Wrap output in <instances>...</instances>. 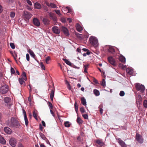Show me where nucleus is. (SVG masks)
Instances as JSON below:
<instances>
[{
	"label": "nucleus",
	"instance_id": "f257e3e1",
	"mask_svg": "<svg viewBox=\"0 0 147 147\" xmlns=\"http://www.w3.org/2000/svg\"><path fill=\"white\" fill-rule=\"evenodd\" d=\"M7 125L10 127H16V128H18L20 126L19 121L13 117H11L10 122L8 123Z\"/></svg>",
	"mask_w": 147,
	"mask_h": 147
},
{
	"label": "nucleus",
	"instance_id": "f03ea898",
	"mask_svg": "<svg viewBox=\"0 0 147 147\" xmlns=\"http://www.w3.org/2000/svg\"><path fill=\"white\" fill-rule=\"evenodd\" d=\"M89 40L90 43L94 47H97L98 46V40L96 37L91 36L89 38Z\"/></svg>",
	"mask_w": 147,
	"mask_h": 147
},
{
	"label": "nucleus",
	"instance_id": "7ed1b4c3",
	"mask_svg": "<svg viewBox=\"0 0 147 147\" xmlns=\"http://www.w3.org/2000/svg\"><path fill=\"white\" fill-rule=\"evenodd\" d=\"M135 87L138 91L141 92H144L145 89L144 86L139 83H136L135 84Z\"/></svg>",
	"mask_w": 147,
	"mask_h": 147
},
{
	"label": "nucleus",
	"instance_id": "20e7f679",
	"mask_svg": "<svg viewBox=\"0 0 147 147\" xmlns=\"http://www.w3.org/2000/svg\"><path fill=\"white\" fill-rule=\"evenodd\" d=\"M9 143L10 144L12 147H15L16 144V139L13 138H11L9 140Z\"/></svg>",
	"mask_w": 147,
	"mask_h": 147
},
{
	"label": "nucleus",
	"instance_id": "39448f33",
	"mask_svg": "<svg viewBox=\"0 0 147 147\" xmlns=\"http://www.w3.org/2000/svg\"><path fill=\"white\" fill-rule=\"evenodd\" d=\"M136 139L140 143H142L143 142L142 136L138 133H137L136 134Z\"/></svg>",
	"mask_w": 147,
	"mask_h": 147
},
{
	"label": "nucleus",
	"instance_id": "423d86ee",
	"mask_svg": "<svg viewBox=\"0 0 147 147\" xmlns=\"http://www.w3.org/2000/svg\"><path fill=\"white\" fill-rule=\"evenodd\" d=\"M52 30L53 32L55 34H58L60 33V30L57 26H53L52 28Z\"/></svg>",
	"mask_w": 147,
	"mask_h": 147
},
{
	"label": "nucleus",
	"instance_id": "0eeeda50",
	"mask_svg": "<svg viewBox=\"0 0 147 147\" xmlns=\"http://www.w3.org/2000/svg\"><path fill=\"white\" fill-rule=\"evenodd\" d=\"M32 15L30 12L27 11H25L24 12V17L27 19L30 18Z\"/></svg>",
	"mask_w": 147,
	"mask_h": 147
},
{
	"label": "nucleus",
	"instance_id": "6e6552de",
	"mask_svg": "<svg viewBox=\"0 0 147 147\" xmlns=\"http://www.w3.org/2000/svg\"><path fill=\"white\" fill-rule=\"evenodd\" d=\"M8 86L5 85L0 88V92H8Z\"/></svg>",
	"mask_w": 147,
	"mask_h": 147
},
{
	"label": "nucleus",
	"instance_id": "1a4fd4ad",
	"mask_svg": "<svg viewBox=\"0 0 147 147\" xmlns=\"http://www.w3.org/2000/svg\"><path fill=\"white\" fill-rule=\"evenodd\" d=\"M33 24L36 26L39 27L40 25L39 20L36 18H34L33 20Z\"/></svg>",
	"mask_w": 147,
	"mask_h": 147
},
{
	"label": "nucleus",
	"instance_id": "9d476101",
	"mask_svg": "<svg viewBox=\"0 0 147 147\" xmlns=\"http://www.w3.org/2000/svg\"><path fill=\"white\" fill-rule=\"evenodd\" d=\"M108 60L109 62L114 66L116 65L115 61V59L111 57L108 58Z\"/></svg>",
	"mask_w": 147,
	"mask_h": 147
},
{
	"label": "nucleus",
	"instance_id": "9b49d317",
	"mask_svg": "<svg viewBox=\"0 0 147 147\" xmlns=\"http://www.w3.org/2000/svg\"><path fill=\"white\" fill-rule=\"evenodd\" d=\"M136 102L137 105H140L141 103L142 100V98L141 95L138 94V96L136 97Z\"/></svg>",
	"mask_w": 147,
	"mask_h": 147
},
{
	"label": "nucleus",
	"instance_id": "f8f14e48",
	"mask_svg": "<svg viewBox=\"0 0 147 147\" xmlns=\"http://www.w3.org/2000/svg\"><path fill=\"white\" fill-rule=\"evenodd\" d=\"M61 30L66 35H69L68 31L67 29L64 26L61 27Z\"/></svg>",
	"mask_w": 147,
	"mask_h": 147
},
{
	"label": "nucleus",
	"instance_id": "ddd939ff",
	"mask_svg": "<svg viewBox=\"0 0 147 147\" xmlns=\"http://www.w3.org/2000/svg\"><path fill=\"white\" fill-rule=\"evenodd\" d=\"M118 142L122 147H127L125 143L120 138L118 139Z\"/></svg>",
	"mask_w": 147,
	"mask_h": 147
},
{
	"label": "nucleus",
	"instance_id": "4468645a",
	"mask_svg": "<svg viewBox=\"0 0 147 147\" xmlns=\"http://www.w3.org/2000/svg\"><path fill=\"white\" fill-rule=\"evenodd\" d=\"M49 16L54 22H56L57 21V17L55 14L50 13H49Z\"/></svg>",
	"mask_w": 147,
	"mask_h": 147
},
{
	"label": "nucleus",
	"instance_id": "2eb2a0df",
	"mask_svg": "<svg viewBox=\"0 0 147 147\" xmlns=\"http://www.w3.org/2000/svg\"><path fill=\"white\" fill-rule=\"evenodd\" d=\"M76 26L77 30L79 32H81L83 29V28L79 24H77Z\"/></svg>",
	"mask_w": 147,
	"mask_h": 147
},
{
	"label": "nucleus",
	"instance_id": "dca6fc26",
	"mask_svg": "<svg viewBox=\"0 0 147 147\" xmlns=\"http://www.w3.org/2000/svg\"><path fill=\"white\" fill-rule=\"evenodd\" d=\"M4 130L6 133L10 134L11 132V129L8 127H5L4 128Z\"/></svg>",
	"mask_w": 147,
	"mask_h": 147
},
{
	"label": "nucleus",
	"instance_id": "f3484780",
	"mask_svg": "<svg viewBox=\"0 0 147 147\" xmlns=\"http://www.w3.org/2000/svg\"><path fill=\"white\" fill-rule=\"evenodd\" d=\"M108 50L109 52L111 53L112 54H114L115 52V50L113 47L112 46H109V47Z\"/></svg>",
	"mask_w": 147,
	"mask_h": 147
},
{
	"label": "nucleus",
	"instance_id": "a211bd4d",
	"mask_svg": "<svg viewBox=\"0 0 147 147\" xmlns=\"http://www.w3.org/2000/svg\"><path fill=\"white\" fill-rule=\"evenodd\" d=\"M42 22L45 25H48L50 23V21L48 19L46 18H43L42 20Z\"/></svg>",
	"mask_w": 147,
	"mask_h": 147
},
{
	"label": "nucleus",
	"instance_id": "6ab92c4d",
	"mask_svg": "<svg viewBox=\"0 0 147 147\" xmlns=\"http://www.w3.org/2000/svg\"><path fill=\"white\" fill-rule=\"evenodd\" d=\"M127 73L129 75H131L133 74V69L131 68H127L126 70Z\"/></svg>",
	"mask_w": 147,
	"mask_h": 147
},
{
	"label": "nucleus",
	"instance_id": "aec40b11",
	"mask_svg": "<svg viewBox=\"0 0 147 147\" xmlns=\"http://www.w3.org/2000/svg\"><path fill=\"white\" fill-rule=\"evenodd\" d=\"M119 60L122 62L125 63V57L122 55H121L119 57Z\"/></svg>",
	"mask_w": 147,
	"mask_h": 147
},
{
	"label": "nucleus",
	"instance_id": "412c9836",
	"mask_svg": "<svg viewBox=\"0 0 147 147\" xmlns=\"http://www.w3.org/2000/svg\"><path fill=\"white\" fill-rule=\"evenodd\" d=\"M28 52L29 53L30 55L32 57L34 58L35 57V55L33 52L30 49H29L28 50Z\"/></svg>",
	"mask_w": 147,
	"mask_h": 147
},
{
	"label": "nucleus",
	"instance_id": "4be33fe9",
	"mask_svg": "<svg viewBox=\"0 0 147 147\" xmlns=\"http://www.w3.org/2000/svg\"><path fill=\"white\" fill-rule=\"evenodd\" d=\"M35 7L37 9H40L41 8V5L38 2H36L34 4Z\"/></svg>",
	"mask_w": 147,
	"mask_h": 147
},
{
	"label": "nucleus",
	"instance_id": "5701e85b",
	"mask_svg": "<svg viewBox=\"0 0 147 147\" xmlns=\"http://www.w3.org/2000/svg\"><path fill=\"white\" fill-rule=\"evenodd\" d=\"M0 143L4 144L6 143V141L4 138L0 135Z\"/></svg>",
	"mask_w": 147,
	"mask_h": 147
},
{
	"label": "nucleus",
	"instance_id": "b1692460",
	"mask_svg": "<svg viewBox=\"0 0 147 147\" xmlns=\"http://www.w3.org/2000/svg\"><path fill=\"white\" fill-rule=\"evenodd\" d=\"M21 79H22L24 80H27V78L26 73L24 72H23L21 75Z\"/></svg>",
	"mask_w": 147,
	"mask_h": 147
},
{
	"label": "nucleus",
	"instance_id": "393cba45",
	"mask_svg": "<svg viewBox=\"0 0 147 147\" xmlns=\"http://www.w3.org/2000/svg\"><path fill=\"white\" fill-rule=\"evenodd\" d=\"M81 101L82 104L86 106V101L85 99L83 97L81 98Z\"/></svg>",
	"mask_w": 147,
	"mask_h": 147
},
{
	"label": "nucleus",
	"instance_id": "a878e982",
	"mask_svg": "<svg viewBox=\"0 0 147 147\" xmlns=\"http://www.w3.org/2000/svg\"><path fill=\"white\" fill-rule=\"evenodd\" d=\"M68 7H63L62 12L64 13H67V11H68Z\"/></svg>",
	"mask_w": 147,
	"mask_h": 147
},
{
	"label": "nucleus",
	"instance_id": "bb28decb",
	"mask_svg": "<svg viewBox=\"0 0 147 147\" xmlns=\"http://www.w3.org/2000/svg\"><path fill=\"white\" fill-rule=\"evenodd\" d=\"M11 99L9 97H6L4 99V101L6 103H8L10 101Z\"/></svg>",
	"mask_w": 147,
	"mask_h": 147
},
{
	"label": "nucleus",
	"instance_id": "cd10ccee",
	"mask_svg": "<svg viewBox=\"0 0 147 147\" xmlns=\"http://www.w3.org/2000/svg\"><path fill=\"white\" fill-rule=\"evenodd\" d=\"M48 6H50L52 8H55L56 7V6L54 3H51L50 4H47Z\"/></svg>",
	"mask_w": 147,
	"mask_h": 147
},
{
	"label": "nucleus",
	"instance_id": "c85d7f7f",
	"mask_svg": "<svg viewBox=\"0 0 147 147\" xmlns=\"http://www.w3.org/2000/svg\"><path fill=\"white\" fill-rule=\"evenodd\" d=\"M40 135L41 138L44 140H45L47 139L45 137V135L42 133L40 132L39 133Z\"/></svg>",
	"mask_w": 147,
	"mask_h": 147
},
{
	"label": "nucleus",
	"instance_id": "c756f323",
	"mask_svg": "<svg viewBox=\"0 0 147 147\" xmlns=\"http://www.w3.org/2000/svg\"><path fill=\"white\" fill-rule=\"evenodd\" d=\"M77 122L79 124H82L83 122V121L80 117H78L77 119Z\"/></svg>",
	"mask_w": 147,
	"mask_h": 147
},
{
	"label": "nucleus",
	"instance_id": "7c9ffc66",
	"mask_svg": "<svg viewBox=\"0 0 147 147\" xmlns=\"http://www.w3.org/2000/svg\"><path fill=\"white\" fill-rule=\"evenodd\" d=\"M64 61L65 62V63L68 65L71 66L72 65L71 63L69 61H68V60L66 59H63Z\"/></svg>",
	"mask_w": 147,
	"mask_h": 147
},
{
	"label": "nucleus",
	"instance_id": "2f4dec72",
	"mask_svg": "<svg viewBox=\"0 0 147 147\" xmlns=\"http://www.w3.org/2000/svg\"><path fill=\"white\" fill-rule=\"evenodd\" d=\"M88 65H84V71L85 73H87V69L88 68Z\"/></svg>",
	"mask_w": 147,
	"mask_h": 147
},
{
	"label": "nucleus",
	"instance_id": "473e14b6",
	"mask_svg": "<svg viewBox=\"0 0 147 147\" xmlns=\"http://www.w3.org/2000/svg\"><path fill=\"white\" fill-rule=\"evenodd\" d=\"M74 106H75V111L77 113V112L78 110V105L76 102H75L74 104Z\"/></svg>",
	"mask_w": 147,
	"mask_h": 147
},
{
	"label": "nucleus",
	"instance_id": "72a5a7b5",
	"mask_svg": "<svg viewBox=\"0 0 147 147\" xmlns=\"http://www.w3.org/2000/svg\"><path fill=\"white\" fill-rule=\"evenodd\" d=\"M101 86L104 87L106 86V83L105 79H102V81L101 83Z\"/></svg>",
	"mask_w": 147,
	"mask_h": 147
},
{
	"label": "nucleus",
	"instance_id": "f704fd0d",
	"mask_svg": "<svg viewBox=\"0 0 147 147\" xmlns=\"http://www.w3.org/2000/svg\"><path fill=\"white\" fill-rule=\"evenodd\" d=\"M15 15V13L14 12L12 11L10 12V16L12 18H13Z\"/></svg>",
	"mask_w": 147,
	"mask_h": 147
},
{
	"label": "nucleus",
	"instance_id": "c9c22d12",
	"mask_svg": "<svg viewBox=\"0 0 147 147\" xmlns=\"http://www.w3.org/2000/svg\"><path fill=\"white\" fill-rule=\"evenodd\" d=\"M65 126L67 127H69L70 126V124L69 121H66L64 123Z\"/></svg>",
	"mask_w": 147,
	"mask_h": 147
},
{
	"label": "nucleus",
	"instance_id": "e433bc0d",
	"mask_svg": "<svg viewBox=\"0 0 147 147\" xmlns=\"http://www.w3.org/2000/svg\"><path fill=\"white\" fill-rule=\"evenodd\" d=\"M143 105L144 107L146 108H147V100H145L144 101L143 103Z\"/></svg>",
	"mask_w": 147,
	"mask_h": 147
},
{
	"label": "nucleus",
	"instance_id": "4c0bfd02",
	"mask_svg": "<svg viewBox=\"0 0 147 147\" xmlns=\"http://www.w3.org/2000/svg\"><path fill=\"white\" fill-rule=\"evenodd\" d=\"M54 95V92H51L50 94V98L52 101L53 100V97Z\"/></svg>",
	"mask_w": 147,
	"mask_h": 147
},
{
	"label": "nucleus",
	"instance_id": "58836bf2",
	"mask_svg": "<svg viewBox=\"0 0 147 147\" xmlns=\"http://www.w3.org/2000/svg\"><path fill=\"white\" fill-rule=\"evenodd\" d=\"M25 121V124L27 126L28 125V121L27 117H24Z\"/></svg>",
	"mask_w": 147,
	"mask_h": 147
},
{
	"label": "nucleus",
	"instance_id": "ea45409f",
	"mask_svg": "<svg viewBox=\"0 0 147 147\" xmlns=\"http://www.w3.org/2000/svg\"><path fill=\"white\" fill-rule=\"evenodd\" d=\"M19 82L21 84H23L24 83V82L23 80L21 78H19Z\"/></svg>",
	"mask_w": 147,
	"mask_h": 147
},
{
	"label": "nucleus",
	"instance_id": "a19ab883",
	"mask_svg": "<svg viewBox=\"0 0 147 147\" xmlns=\"http://www.w3.org/2000/svg\"><path fill=\"white\" fill-rule=\"evenodd\" d=\"M51 59L50 57H48L46 59V62L47 64H49V61Z\"/></svg>",
	"mask_w": 147,
	"mask_h": 147
},
{
	"label": "nucleus",
	"instance_id": "79ce46f5",
	"mask_svg": "<svg viewBox=\"0 0 147 147\" xmlns=\"http://www.w3.org/2000/svg\"><path fill=\"white\" fill-rule=\"evenodd\" d=\"M33 115L34 117L36 120H37V115L35 113V111H34L33 113Z\"/></svg>",
	"mask_w": 147,
	"mask_h": 147
},
{
	"label": "nucleus",
	"instance_id": "37998d69",
	"mask_svg": "<svg viewBox=\"0 0 147 147\" xmlns=\"http://www.w3.org/2000/svg\"><path fill=\"white\" fill-rule=\"evenodd\" d=\"M82 116L85 119H88V116L87 114H83Z\"/></svg>",
	"mask_w": 147,
	"mask_h": 147
},
{
	"label": "nucleus",
	"instance_id": "c03bdc74",
	"mask_svg": "<svg viewBox=\"0 0 147 147\" xmlns=\"http://www.w3.org/2000/svg\"><path fill=\"white\" fill-rule=\"evenodd\" d=\"M55 12L59 16H61V14L59 10H55Z\"/></svg>",
	"mask_w": 147,
	"mask_h": 147
},
{
	"label": "nucleus",
	"instance_id": "a18cd8bd",
	"mask_svg": "<svg viewBox=\"0 0 147 147\" xmlns=\"http://www.w3.org/2000/svg\"><path fill=\"white\" fill-rule=\"evenodd\" d=\"M80 111L82 113H84L85 111L83 107H81L80 108Z\"/></svg>",
	"mask_w": 147,
	"mask_h": 147
},
{
	"label": "nucleus",
	"instance_id": "49530a36",
	"mask_svg": "<svg viewBox=\"0 0 147 147\" xmlns=\"http://www.w3.org/2000/svg\"><path fill=\"white\" fill-rule=\"evenodd\" d=\"M10 45L11 48L13 49H15V45L13 43L11 42L10 43Z\"/></svg>",
	"mask_w": 147,
	"mask_h": 147
},
{
	"label": "nucleus",
	"instance_id": "de8ad7c7",
	"mask_svg": "<svg viewBox=\"0 0 147 147\" xmlns=\"http://www.w3.org/2000/svg\"><path fill=\"white\" fill-rule=\"evenodd\" d=\"M11 74H14L15 73V70L12 67H11Z\"/></svg>",
	"mask_w": 147,
	"mask_h": 147
},
{
	"label": "nucleus",
	"instance_id": "09e8293b",
	"mask_svg": "<svg viewBox=\"0 0 147 147\" xmlns=\"http://www.w3.org/2000/svg\"><path fill=\"white\" fill-rule=\"evenodd\" d=\"M49 106L50 107V109H53V106L52 103L50 102H48Z\"/></svg>",
	"mask_w": 147,
	"mask_h": 147
},
{
	"label": "nucleus",
	"instance_id": "8fccbe9b",
	"mask_svg": "<svg viewBox=\"0 0 147 147\" xmlns=\"http://www.w3.org/2000/svg\"><path fill=\"white\" fill-rule=\"evenodd\" d=\"M61 21L63 23H65L66 22L65 19L64 18H61Z\"/></svg>",
	"mask_w": 147,
	"mask_h": 147
},
{
	"label": "nucleus",
	"instance_id": "3c124183",
	"mask_svg": "<svg viewBox=\"0 0 147 147\" xmlns=\"http://www.w3.org/2000/svg\"><path fill=\"white\" fill-rule=\"evenodd\" d=\"M96 143L99 145H101L102 144V141L100 140H97L96 141Z\"/></svg>",
	"mask_w": 147,
	"mask_h": 147
},
{
	"label": "nucleus",
	"instance_id": "603ef678",
	"mask_svg": "<svg viewBox=\"0 0 147 147\" xmlns=\"http://www.w3.org/2000/svg\"><path fill=\"white\" fill-rule=\"evenodd\" d=\"M40 66L41 68L43 70L45 69V66L43 65L42 63H41L40 64Z\"/></svg>",
	"mask_w": 147,
	"mask_h": 147
},
{
	"label": "nucleus",
	"instance_id": "864d4df0",
	"mask_svg": "<svg viewBox=\"0 0 147 147\" xmlns=\"http://www.w3.org/2000/svg\"><path fill=\"white\" fill-rule=\"evenodd\" d=\"M76 35L80 39L82 38V37L81 36L82 35L81 34H80L78 33H76Z\"/></svg>",
	"mask_w": 147,
	"mask_h": 147
},
{
	"label": "nucleus",
	"instance_id": "5fc2aeb1",
	"mask_svg": "<svg viewBox=\"0 0 147 147\" xmlns=\"http://www.w3.org/2000/svg\"><path fill=\"white\" fill-rule=\"evenodd\" d=\"M26 59L28 61H29L30 60V57L29 55L27 53L26 54Z\"/></svg>",
	"mask_w": 147,
	"mask_h": 147
},
{
	"label": "nucleus",
	"instance_id": "6e6d98bb",
	"mask_svg": "<svg viewBox=\"0 0 147 147\" xmlns=\"http://www.w3.org/2000/svg\"><path fill=\"white\" fill-rule=\"evenodd\" d=\"M22 110L23 111V114H24V117H27L26 113V112L24 110V109H22Z\"/></svg>",
	"mask_w": 147,
	"mask_h": 147
},
{
	"label": "nucleus",
	"instance_id": "4d7b16f0",
	"mask_svg": "<svg viewBox=\"0 0 147 147\" xmlns=\"http://www.w3.org/2000/svg\"><path fill=\"white\" fill-rule=\"evenodd\" d=\"M72 12V9L71 8L68 7V11H67V13H70L71 12Z\"/></svg>",
	"mask_w": 147,
	"mask_h": 147
},
{
	"label": "nucleus",
	"instance_id": "13d9d810",
	"mask_svg": "<svg viewBox=\"0 0 147 147\" xmlns=\"http://www.w3.org/2000/svg\"><path fill=\"white\" fill-rule=\"evenodd\" d=\"M26 2L27 3L30 5H32L31 1L29 0H27Z\"/></svg>",
	"mask_w": 147,
	"mask_h": 147
},
{
	"label": "nucleus",
	"instance_id": "bf43d9fd",
	"mask_svg": "<svg viewBox=\"0 0 147 147\" xmlns=\"http://www.w3.org/2000/svg\"><path fill=\"white\" fill-rule=\"evenodd\" d=\"M31 94L30 93L29 97L28 98V101L30 102H31Z\"/></svg>",
	"mask_w": 147,
	"mask_h": 147
},
{
	"label": "nucleus",
	"instance_id": "052dcab7",
	"mask_svg": "<svg viewBox=\"0 0 147 147\" xmlns=\"http://www.w3.org/2000/svg\"><path fill=\"white\" fill-rule=\"evenodd\" d=\"M93 82L96 84L98 83V81L95 78L93 79Z\"/></svg>",
	"mask_w": 147,
	"mask_h": 147
},
{
	"label": "nucleus",
	"instance_id": "680f3d73",
	"mask_svg": "<svg viewBox=\"0 0 147 147\" xmlns=\"http://www.w3.org/2000/svg\"><path fill=\"white\" fill-rule=\"evenodd\" d=\"M39 128H40V130H41V131H42L43 127H42V126L41 125V124H40L39 125Z\"/></svg>",
	"mask_w": 147,
	"mask_h": 147
},
{
	"label": "nucleus",
	"instance_id": "e2e57ef3",
	"mask_svg": "<svg viewBox=\"0 0 147 147\" xmlns=\"http://www.w3.org/2000/svg\"><path fill=\"white\" fill-rule=\"evenodd\" d=\"M119 95L120 96H123L125 95V92H120Z\"/></svg>",
	"mask_w": 147,
	"mask_h": 147
},
{
	"label": "nucleus",
	"instance_id": "0e129e2a",
	"mask_svg": "<svg viewBox=\"0 0 147 147\" xmlns=\"http://www.w3.org/2000/svg\"><path fill=\"white\" fill-rule=\"evenodd\" d=\"M18 147H24L23 145L19 143L18 145Z\"/></svg>",
	"mask_w": 147,
	"mask_h": 147
},
{
	"label": "nucleus",
	"instance_id": "69168bd1",
	"mask_svg": "<svg viewBox=\"0 0 147 147\" xmlns=\"http://www.w3.org/2000/svg\"><path fill=\"white\" fill-rule=\"evenodd\" d=\"M42 125L44 127H45V126H46L45 123V122L43 121H42Z\"/></svg>",
	"mask_w": 147,
	"mask_h": 147
},
{
	"label": "nucleus",
	"instance_id": "338daca9",
	"mask_svg": "<svg viewBox=\"0 0 147 147\" xmlns=\"http://www.w3.org/2000/svg\"><path fill=\"white\" fill-rule=\"evenodd\" d=\"M94 94L96 96H99L100 95V92H94Z\"/></svg>",
	"mask_w": 147,
	"mask_h": 147
},
{
	"label": "nucleus",
	"instance_id": "774afa93",
	"mask_svg": "<svg viewBox=\"0 0 147 147\" xmlns=\"http://www.w3.org/2000/svg\"><path fill=\"white\" fill-rule=\"evenodd\" d=\"M40 147H46V146L43 144H40Z\"/></svg>",
	"mask_w": 147,
	"mask_h": 147
}]
</instances>
